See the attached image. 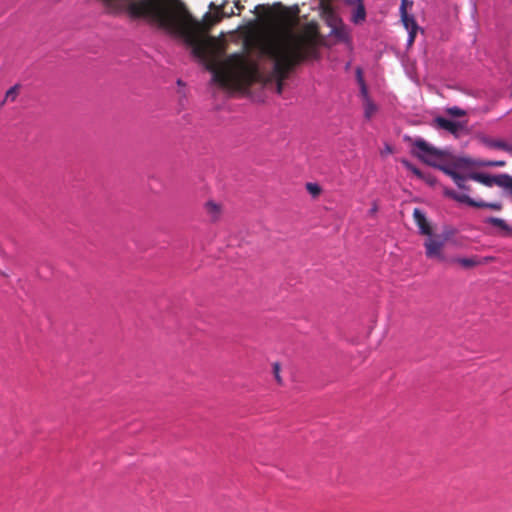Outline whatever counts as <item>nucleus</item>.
I'll return each mask as SVG.
<instances>
[{"label":"nucleus","mask_w":512,"mask_h":512,"mask_svg":"<svg viewBox=\"0 0 512 512\" xmlns=\"http://www.w3.org/2000/svg\"><path fill=\"white\" fill-rule=\"evenodd\" d=\"M510 193L512 194V191Z\"/></svg>","instance_id":"obj_31"},{"label":"nucleus","mask_w":512,"mask_h":512,"mask_svg":"<svg viewBox=\"0 0 512 512\" xmlns=\"http://www.w3.org/2000/svg\"><path fill=\"white\" fill-rule=\"evenodd\" d=\"M482 167H504L506 165V161L497 160V161H482L478 164Z\"/></svg>","instance_id":"obj_22"},{"label":"nucleus","mask_w":512,"mask_h":512,"mask_svg":"<svg viewBox=\"0 0 512 512\" xmlns=\"http://www.w3.org/2000/svg\"><path fill=\"white\" fill-rule=\"evenodd\" d=\"M458 188L466 191H470L471 187L466 184V178L463 180V182L460 183V185H457Z\"/></svg>","instance_id":"obj_28"},{"label":"nucleus","mask_w":512,"mask_h":512,"mask_svg":"<svg viewBox=\"0 0 512 512\" xmlns=\"http://www.w3.org/2000/svg\"><path fill=\"white\" fill-rule=\"evenodd\" d=\"M319 41L318 26L309 23L303 34L285 33L267 40L262 54L273 61L272 77L276 80V92H283L284 81L289 73L306 59H317Z\"/></svg>","instance_id":"obj_1"},{"label":"nucleus","mask_w":512,"mask_h":512,"mask_svg":"<svg viewBox=\"0 0 512 512\" xmlns=\"http://www.w3.org/2000/svg\"><path fill=\"white\" fill-rule=\"evenodd\" d=\"M413 146L414 149L412 150V153L424 163L440 169L451 178H454L458 174V172H456L454 169L444 165H439L437 163V160H440L447 155L446 151L440 150L430 145L428 142L421 138L416 139L413 143Z\"/></svg>","instance_id":"obj_2"},{"label":"nucleus","mask_w":512,"mask_h":512,"mask_svg":"<svg viewBox=\"0 0 512 512\" xmlns=\"http://www.w3.org/2000/svg\"><path fill=\"white\" fill-rule=\"evenodd\" d=\"M355 73L356 82L359 87L358 98L363 109V116L366 121H370L377 114L379 108L370 95L362 70L357 68Z\"/></svg>","instance_id":"obj_3"},{"label":"nucleus","mask_w":512,"mask_h":512,"mask_svg":"<svg viewBox=\"0 0 512 512\" xmlns=\"http://www.w3.org/2000/svg\"><path fill=\"white\" fill-rule=\"evenodd\" d=\"M321 18L331 28L330 33L338 37L343 36L342 21L328 1L319 2Z\"/></svg>","instance_id":"obj_4"},{"label":"nucleus","mask_w":512,"mask_h":512,"mask_svg":"<svg viewBox=\"0 0 512 512\" xmlns=\"http://www.w3.org/2000/svg\"><path fill=\"white\" fill-rule=\"evenodd\" d=\"M406 30L408 31L407 45L412 46L413 43L415 42V38H416L417 32L419 30V26L409 28Z\"/></svg>","instance_id":"obj_23"},{"label":"nucleus","mask_w":512,"mask_h":512,"mask_svg":"<svg viewBox=\"0 0 512 512\" xmlns=\"http://www.w3.org/2000/svg\"><path fill=\"white\" fill-rule=\"evenodd\" d=\"M205 209L212 221H216L221 215V207L213 201L207 202Z\"/></svg>","instance_id":"obj_15"},{"label":"nucleus","mask_w":512,"mask_h":512,"mask_svg":"<svg viewBox=\"0 0 512 512\" xmlns=\"http://www.w3.org/2000/svg\"><path fill=\"white\" fill-rule=\"evenodd\" d=\"M434 124L437 128L446 130L452 135L458 137L460 131L464 129L466 123L452 121L439 116L434 119Z\"/></svg>","instance_id":"obj_6"},{"label":"nucleus","mask_w":512,"mask_h":512,"mask_svg":"<svg viewBox=\"0 0 512 512\" xmlns=\"http://www.w3.org/2000/svg\"><path fill=\"white\" fill-rule=\"evenodd\" d=\"M273 372H274L276 381L279 384H281L282 383V379L280 377V365H279V363H274V365H273Z\"/></svg>","instance_id":"obj_25"},{"label":"nucleus","mask_w":512,"mask_h":512,"mask_svg":"<svg viewBox=\"0 0 512 512\" xmlns=\"http://www.w3.org/2000/svg\"><path fill=\"white\" fill-rule=\"evenodd\" d=\"M401 163L404 165L405 168L410 170L415 176H417L420 179H425L427 182H431L430 178H426L424 174L418 169L416 166H414L411 162H409L406 159L401 160Z\"/></svg>","instance_id":"obj_18"},{"label":"nucleus","mask_w":512,"mask_h":512,"mask_svg":"<svg viewBox=\"0 0 512 512\" xmlns=\"http://www.w3.org/2000/svg\"><path fill=\"white\" fill-rule=\"evenodd\" d=\"M449 263H456L459 264L461 267L465 269L473 268L480 264V262L476 259V257L471 258H461V257H455L448 260Z\"/></svg>","instance_id":"obj_13"},{"label":"nucleus","mask_w":512,"mask_h":512,"mask_svg":"<svg viewBox=\"0 0 512 512\" xmlns=\"http://www.w3.org/2000/svg\"><path fill=\"white\" fill-rule=\"evenodd\" d=\"M446 113L452 117H463L466 115V111L457 106L447 108Z\"/></svg>","instance_id":"obj_20"},{"label":"nucleus","mask_w":512,"mask_h":512,"mask_svg":"<svg viewBox=\"0 0 512 512\" xmlns=\"http://www.w3.org/2000/svg\"><path fill=\"white\" fill-rule=\"evenodd\" d=\"M413 2L410 0H401L400 13H407L408 9H411Z\"/></svg>","instance_id":"obj_24"},{"label":"nucleus","mask_w":512,"mask_h":512,"mask_svg":"<svg viewBox=\"0 0 512 512\" xmlns=\"http://www.w3.org/2000/svg\"><path fill=\"white\" fill-rule=\"evenodd\" d=\"M506 152H508V153H511V154H512V145H510V144H509V146H508V148H507Z\"/></svg>","instance_id":"obj_30"},{"label":"nucleus","mask_w":512,"mask_h":512,"mask_svg":"<svg viewBox=\"0 0 512 512\" xmlns=\"http://www.w3.org/2000/svg\"><path fill=\"white\" fill-rule=\"evenodd\" d=\"M413 218L419 228L420 234L428 237L432 235V227L427 220L425 213L422 212L421 209L415 208L413 210Z\"/></svg>","instance_id":"obj_7"},{"label":"nucleus","mask_w":512,"mask_h":512,"mask_svg":"<svg viewBox=\"0 0 512 512\" xmlns=\"http://www.w3.org/2000/svg\"><path fill=\"white\" fill-rule=\"evenodd\" d=\"M471 207L488 208V209H491V210L500 211V210H502L503 206H502V204L500 202L488 203V202H484V201H476V200H474V204H471Z\"/></svg>","instance_id":"obj_17"},{"label":"nucleus","mask_w":512,"mask_h":512,"mask_svg":"<svg viewBox=\"0 0 512 512\" xmlns=\"http://www.w3.org/2000/svg\"><path fill=\"white\" fill-rule=\"evenodd\" d=\"M366 12L362 0H354V24L365 19Z\"/></svg>","instance_id":"obj_14"},{"label":"nucleus","mask_w":512,"mask_h":512,"mask_svg":"<svg viewBox=\"0 0 512 512\" xmlns=\"http://www.w3.org/2000/svg\"><path fill=\"white\" fill-rule=\"evenodd\" d=\"M400 18H401V22H402L403 26L405 27V29H409V28L418 26L414 16L410 15L408 12L400 13Z\"/></svg>","instance_id":"obj_19"},{"label":"nucleus","mask_w":512,"mask_h":512,"mask_svg":"<svg viewBox=\"0 0 512 512\" xmlns=\"http://www.w3.org/2000/svg\"><path fill=\"white\" fill-rule=\"evenodd\" d=\"M233 4H234V8H236L238 10V14L241 13V11L244 9V6L238 1V0H232Z\"/></svg>","instance_id":"obj_27"},{"label":"nucleus","mask_w":512,"mask_h":512,"mask_svg":"<svg viewBox=\"0 0 512 512\" xmlns=\"http://www.w3.org/2000/svg\"><path fill=\"white\" fill-rule=\"evenodd\" d=\"M446 240L440 235H431L424 241L425 254L429 259H435L440 262H448L444 254Z\"/></svg>","instance_id":"obj_5"},{"label":"nucleus","mask_w":512,"mask_h":512,"mask_svg":"<svg viewBox=\"0 0 512 512\" xmlns=\"http://www.w3.org/2000/svg\"><path fill=\"white\" fill-rule=\"evenodd\" d=\"M14 94H15L14 89H10L7 91L6 97L7 98L12 97V96H14Z\"/></svg>","instance_id":"obj_29"},{"label":"nucleus","mask_w":512,"mask_h":512,"mask_svg":"<svg viewBox=\"0 0 512 512\" xmlns=\"http://www.w3.org/2000/svg\"><path fill=\"white\" fill-rule=\"evenodd\" d=\"M495 185L507 190L509 193L512 191V176L506 173L495 175Z\"/></svg>","instance_id":"obj_12"},{"label":"nucleus","mask_w":512,"mask_h":512,"mask_svg":"<svg viewBox=\"0 0 512 512\" xmlns=\"http://www.w3.org/2000/svg\"><path fill=\"white\" fill-rule=\"evenodd\" d=\"M444 194L445 196L459 202V203H464V204H467L469 206H471V204H474V199H472L471 197H469L468 195L466 194H460V193H457L456 191L454 190H451V189H445L444 190Z\"/></svg>","instance_id":"obj_10"},{"label":"nucleus","mask_w":512,"mask_h":512,"mask_svg":"<svg viewBox=\"0 0 512 512\" xmlns=\"http://www.w3.org/2000/svg\"><path fill=\"white\" fill-rule=\"evenodd\" d=\"M485 222L491 224L494 227H497L500 230L502 236L512 235V227L504 219L489 217L485 220Z\"/></svg>","instance_id":"obj_8"},{"label":"nucleus","mask_w":512,"mask_h":512,"mask_svg":"<svg viewBox=\"0 0 512 512\" xmlns=\"http://www.w3.org/2000/svg\"><path fill=\"white\" fill-rule=\"evenodd\" d=\"M483 143L489 148L500 149L503 151H506L509 146V144L503 140L492 138H484Z\"/></svg>","instance_id":"obj_16"},{"label":"nucleus","mask_w":512,"mask_h":512,"mask_svg":"<svg viewBox=\"0 0 512 512\" xmlns=\"http://www.w3.org/2000/svg\"><path fill=\"white\" fill-rule=\"evenodd\" d=\"M466 177L461 175V174H457L454 178H452V180L454 181V183L456 185H460L461 182H463V180L465 179Z\"/></svg>","instance_id":"obj_26"},{"label":"nucleus","mask_w":512,"mask_h":512,"mask_svg":"<svg viewBox=\"0 0 512 512\" xmlns=\"http://www.w3.org/2000/svg\"><path fill=\"white\" fill-rule=\"evenodd\" d=\"M306 189L313 197H317L321 193V187L316 183H307Z\"/></svg>","instance_id":"obj_21"},{"label":"nucleus","mask_w":512,"mask_h":512,"mask_svg":"<svg viewBox=\"0 0 512 512\" xmlns=\"http://www.w3.org/2000/svg\"><path fill=\"white\" fill-rule=\"evenodd\" d=\"M468 178L477 181L487 187H492L495 185V175L473 172L469 174Z\"/></svg>","instance_id":"obj_9"},{"label":"nucleus","mask_w":512,"mask_h":512,"mask_svg":"<svg viewBox=\"0 0 512 512\" xmlns=\"http://www.w3.org/2000/svg\"><path fill=\"white\" fill-rule=\"evenodd\" d=\"M444 194L445 196L459 202V203H464V204H467L469 206H471V204H474V199H472L471 197H469L468 195L466 194H460V193H457L456 191L454 190H451V189H445L444 190Z\"/></svg>","instance_id":"obj_11"}]
</instances>
